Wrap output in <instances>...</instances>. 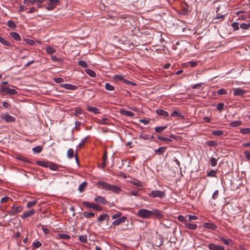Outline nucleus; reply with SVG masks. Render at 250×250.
<instances>
[{
	"label": "nucleus",
	"mask_w": 250,
	"mask_h": 250,
	"mask_svg": "<svg viewBox=\"0 0 250 250\" xmlns=\"http://www.w3.org/2000/svg\"><path fill=\"white\" fill-rule=\"evenodd\" d=\"M149 197L152 198L158 197L160 199L164 198L166 196L165 191L159 190H152L150 193H148Z\"/></svg>",
	"instance_id": "obj_5"
},
{
	"label": "nucleus",
	"mask_w": 250,
	"mask_h": 250,
	"mask_svg": "<svg viewBox=\"0 0 250 250\" xmlns=\"http://www.w3.org/2000/svg\"><path fill=\"white\" fill-rule=\"evenodd\" d=\"M119 112L122 115L130 117H133L135 115L134 113L132 111H127L124 109H120Z\"/></svg>",
	"instance_id": "obj_10"
},
{
	"label": "nucleus",
	"mask_w": 250,
	"mask_h": 250,
	"mask_svg": "<svg viewBox=\"0 0 250 250\" xmlns=\"http://www.w3.org/2000/svg\"><path fill=\"white\" fill-rule=\"evenodd\" d=\"M17 159L21 161H22L25 163H30V162L27 159V158L22 156H19L17 157Z\"/></svg>",
	"instance_id": "obj_45"
},
{
	"label": "nucleus",
	"mask_w": 250,
	"mask_h": 250,
	"mask_svg": "<svg viewBox=\"0 0 250 250\" xmlns=\"http://www.w3.org/2000/svg\"><path fill=\"white\" fill-rule=\"evenodd\" d=\"M108 217V215L107 214H103L102 215H101L98 218V221L99 222H103L104 221V220H105V219H107V218Z\"/></svg>",
	"instance_id": "obj_34"
},
{
	"label": "nucleus",
	"mask_w": 250,
	"mask_h": 250,
	"mask_svg": "<svg viewBox=\"0 0 250 250\" xmlns=\"http://www.w3.org/2000/svg\"><path fill=\"white\" fill-rule=\"evenodd\" d=\"M239 132L241 134L246 135L250 133V127L243 128L240 129Z\"/></svg>",
	"instance_id": "obj_30"
},
{
	"label": "nucleus",
	"mask_w": 250,
	"mask_h": 250,
	"mask_svg": "<svg viewBox=\"0 0 250 250\" xmlns=\"http://www.w3.org/2000/svg\"><path fill=\"white\" fill-rule=\"evenodd\" d=\"M137 216L144 219L149 218L153 215V212L146 209H139L136 213Z\"/></svg>",
	"instance_id": "obj_3"
},
{
	"label": "nucleus",
	"mask_w": 250,
	"mask_h": 250,
	"mask_svg": "<svg viewBox=\"0 0 250 250\" xmlns=\"http://www.w3.org/2000/svg\"><path fill=\"white\" fill-rule=\"evenodd\" d=\"M42 147L40 146H37L32 148V150L34 153H39L42 152Z\"/></svg>",
	"instance_id": "obj_39"
},
{
	"label": "nucleus",
	"mask_w": 250,
	"mask_h": 250,
	"mask_svg": "<svg viewBox=\"0 0 250 250\" xmlns=\"http://www.w3.org/2000/svg\"><path fill=\"white\" fill-rule=\"evenodd\" d=\"M126 218L125 216H122L120 217L118 219H116L112 222V225L114 226H118L121 223H124L125 222Z\"/></svg>",
	"instance_id": "obj_14"
},
{
	"label": "nucleus",
	"mask_w": 250,
	"mask_h": 250,
	"mask_svg": "<svg viewBox=\"0 0 250 250\" xmlns=\"http://www.w3.org/2000/svg\"><path fill=\"white\" fill-rule=\"evenodd\" d=\"M203 227L213 230H215L217 228L216 225L213 223H205L203 224Z\"/></svg>",
	"instance_id": "obj_20"
},
{
	"label": "nucleus",
	"mask_w": 250,
	"mask_h": 250,
	"mask_svg": "<svg viewBox=\"0 0 250 250\" xmlns=\"http://www.w3.org/2000/svg\"><path fill=\"white\" fill-rule=\"evenodd\" d=\"M87 185V182H83L79 187L78 190L80 192H82L83 191L84 188Z\"/></svg>",
	"instance_id": "obj_37"
},
{
	"label": "nucleus",
	"mask_w": 250,
	"mask_h": 250,
	"mask_svg": "<svg viewBox=\"0 0 250 250\" xmlns=\"http://www.w3.org/2000/svg\"><path fill=\"white\" fill-rule=\"evenodd\" d=\"M167 150L166 147H160L158 149L154 150L155 153L157 154H163Z\"/></svg>",
	"instance_id": "obj_27"
},
{
	"label": "nucleus",
	"mask_w": 250,
	"mask_h": 250,
	"mask_svg": "<svg viewBox=\"0 0 250 250\" xmlns=\"http://www.w3.org/2000/svg\"><path fill=\"white\" fill-rule=\"evenodd\" d=\"M131 183L134 185V186H137V187H142V182L141 181H137L136 182H131Z\"/></svg>",
	"instance_id": "obj_61"
},
{
	"label": "nucleus",
	"mask_w": 250,
	"mask_h": 250,
	"mask_svg": "<svg viewBox=\"0 0 250 250\" xmlns=\"http://www.w3.org/2000/svg\"><path fill=\"white\" fill-rule=\"evenodd\" d=\"M105 88L108 91H113L114 90V87L108 83H105Z\"/></svg>",
	"instance_id": "obj_38"
},
{
	"label": "nucleus",
	"mask_w": 250,
	"mask_h": 250,
	"mask_svg": "<svg viewBox=\"0 0 250 250\" xmlns=\"http://www.w3.org/2000/svg\"><path fill=\"white\" fill-rule=\"evenodd\" d=\"M177 219H178L179 221H180L181 223H184V225L186 224V222H187V221H188L186 219V218L184 216H183L182 215H179L178 216Z\"/></svg>",
	"instance_id": "obj_40"
},
{
	"label": "nucleus",
	"mask_w": 250,
	"mask_h": 250,
	"mask_svg": "<svg viewBox=\"0 0 250 250\" xmlns=\"http://www.w3.org/2000/svg\"><path fill=\"white\" fill-rule=\"evenodd\" d=\"M210 163L211 167H215L217 164V160L215 158H211Z\"/></svg>",
	"instance_id": "obj_55"
},
{
	"label": "nucleus",
	"mask_w": 250,
	"mask_h": 250,
	"mask_svg": "<svg viewBox=\"0 0 250 250\" xmlns=\"http://www.w3.org/2000/svg\"><path fill=\"white\" fill-rule=\"evenodd\" d=\"M78 64L79 65H80L81 66H82L83 68H86L88 67V65H87V63L85 61H83V60H81V61H79Z\"/></svg>",
	"instance_id": "obj_49"
},
{
	"label": "nucleus",
	"mask_w": 250,
	"mask_h": 250,
	"mask_svg": "<svg viewBox=\"0 0 250 250\" xmlns=\"http://www.w3.org/2000/svg\"><path fill=\"white\" fill-rule=\"evenodd\" d=\"M88 137H86L85 138H84L83 139L81 142H80V143L79 144V146L81 148L82 147H83L84 144H85L87 139H88Z\"/></svg>",
	"instance_id": "obj_58"
},
{
	"label": "nucleus",
	"mask_w": 250,
	"mask_h": 250,
	"mask_svg": "<svg viewBox=\"0 0 250 250\" xmlns=\"http://www.w3.org/2000/svg\"><path fill=\"white\" fill-rule=\"evenodd\" d=\"M23 41H24V42L29 44V45H34L35 43V42L34 41V40H31V39H23Z\"/></svg>",
	"instance_id": "obj_41"
},
{
	"label": "nucleus",
	"mask_w": 250,
	"mask_h": 250,
	"mask_svg": "<svg viewBox=\"0 0 250 250\" xmlns=\"http://www.w3.org/2000/svg\"><path fill=\"white\" fill-rule=\"evenodd\" d=\"M51 59L54 62H61L62 61V59L61 58H58L56 56L52 55Z\"/></svg>",
	"instance_id": "obj_50"
},
{
	"label": "nucleus",
	"mask_w": 250,
	"mask_h": 250,
	"mask_svg": "<svg viewBox=\"0 0 250 250\" xmlns=\"http://www.w3.org/2000/svg\"><path fill=\"white\" fill-rule=\"evenodd\" d=\"M85 72L89 76L94 78L96 76V73L92 70L87 69L85 70Z\"/></svg>",
	"instance_id": "obj_32"
},
{
	"label": "nucleus",
	"mask_w": 250,
	"mask_h": 250,
	"mask_svg": "<svg viewBox=\"0 0 250 250\" xmlns=\"http://www.w3.org/2000/svg\"><path fill=\"white\" fill-rule=\"evenodd\" d=\"M220 240L225 245H229L232 244V240L230 239H226L223 237H221Z\"/></svg>",
	"instance_id": "obj_24"
},
{
	"label": "nucleus",
	"mask_w": 250,
	"mask_h": 250,
	"mask_svg": "<svg viewBox=\"0 0 250 250\" xmlns=\"http://www.w3.org/2000/svg\"><path fill=\"white\" fill-rule=\"evenodd\" d=\"M224 132L220 130H213L212 131V134L214 136H220L224 134Z\"/></svg>",
	"instance_id": "obj_33"
},
{
	"label": "nucleus",
	"mask_w": 250,
	"mask_h": 250,
	"mask_svg": "<svg viewBox=\"0 0 250 250\" xmlns=\"http://www.w3.org/2000/svg\"><path fill=\"white\" fill-rule=\"evenodd\" d=\"M242 124L241 121H235L231 122L229 124V125L230 127H238Z\"/></svg>",
	"instance_id": "obj_23"
},
{
	"label": "nucleus",
	"mask_w": 250,
	"mask_h": 250,
	"mask_svg": "<svg viewBox=\"0 0 250 250\" xmlns=\"http://www.w3.org/2000/svg\"><path fill=\"white\" fill-rule=\"evenodd\" d=\"M157 138L159 140L165 142L167 144H169L170 142H172V140L171 139L167 137L158 136Z\"/></svg>",
	"instance_id": "obj_29"
},
{
	"label": "nucleus",
	"mask_w": 250,
	"mask_h": 250,
	"mask_svg": "<svg viewBox=\"0 0 250 250\" xmlns=\"http://www.w3.org/2000/svg\"><path fill=\"white\" fill-rule=\"evenodd\" d=\"M217 93L220 95H223L227 94L228 92L227 90L221 88L217 91Z\"/></svg>",
	"instance_id": "obj_47"
},
{
	"label": "nucleus",
	"mask_w": 250,
	"mask_h": 250,
	"mask_svg": "<svg viewBox=\"0 0 250 250\" xmlns=\"http://www.w3.org/2000/svg\"><path fill=\"white\" fill-rule=\"evenodd\" d=\"M1 118L5 121L6 122H14L15 121V118L9 115L8 114H3L1 115Z\"/></svg>",
	"instance_id": "obj_9"
},
{
	"label": "nucleus",
	"mask_w": 250,
	"mask_h": 250,
	"mask_svg": "<svg viewBox=\"0 0 250 250\" xmlns=\"http://www.w3.org/2000/svg\"><path fill=\"white\" fill-rule=\"evenodd\" d=\"M83 217L88 218L94 217L95 214L94 213L92 212H88L84 211L83 213Z\"/></svg>",
	"instance_id": "obj_31"
},
{
	"label": "nucleus",
	"mask_w": 250,
	"mask_h": 250,
	"mask_svg": "<svg viewBox=\"0 0 250 250\" xmlns=\"http://www.w3.org/2000/svg\"><path fill=\"white\" fill-rule=\"evenodd\" d=\"M231 26L232 27L234 30H238L239 29V23L237 22H234L231 24Z\"/></svg>",
	"instance_id": "obj_54"
},
{
	"label": "nucleus",
	"mask_w": 250,
	"mask_h": 250,
	"mask_svg": "<svg viewBox=\"0 0 250 250\" xmlns=\"http://www.w3.org/2000/svg\"><path fill=\"white\" fill-rule=\"evenodd\" d=\"M53 80L54 81V82L55 83H61L64 81V79L62 78H60V77L54 78Z\"/></svg>",
	"instance_id": "obj_52"
},
{
	"label": "nucleus",
	"mask_w": 250,
	"mask_h": 250,
	"mask_svg": "<svg viewBox=\"0 0 250 250\" xmlns=\"http://www.w3.org/2000/svg\"><path fill=\"white\" fill-rule=\"evenodd\" d=\"M99 188L103 189L112 191L115 193H119L121 191V188L115 185L108 184L103 181H98L96 183Z\"/></svg>",
	"instance_id": "obj_1"
},
{
	"label": "nucleus",
	"mask_w": 250,
	"mask_h": 250,
	"mask_svg": "<svg viewBox=\"0 0 250 250\" xmlns=\"http://www.w3.org/2000/svg\"><path fill=\"white\" fill-rule=\"evenodd\" d=\"M0 42L4 45L7 46H10V42L1 36H0Z\"/></svg>",
	"instance_id": "obj_35"
},
{
	"label": "nucleus",
	"mask_w": 250,
	"mask_h": 250,
	"mask_svg": "<svg viewBox=\"0 0 250 250\" xmlns=\"http://www.w3.org/2000/svg\"><path fill=\"white\" fill-rule=\"evenodd\" d=\"M79 240L83 243H86L87 242V236L86 235H83L79 236Z\"/></svg>",
	"instance_id": "obj_48"
},
{
	"label": "nucleus",
	"mask_w": 250,
	"mask_h": 250,
	"mask_svg": "<svg viewBox=\"0 0 250 250\" xmlns=\"http://www.w3.org/2000/svg\"><path fill=\"white\" fill-rule=\"evenodd\" d=\"M60 86L68 90H76L78 88L76 85L68 83L62 84L60 85Z\"/></svg>",
	"instance_id": "obj_11"
},
{
	"label": "nucleus",
	"mask_w": 250,
	"mask_h": 250,
	"mask_svg": "<svg viewBox=\"0 0 250 250\" xmlns=\"http://www.w3.org/2000/svg\"><path fill=\"white\" fill-rule=\"evenodd\" d=\"M139 137L143 140H149V136L147 134H142L139 135Z\"/></svg>",
	"instance_id": "obj_59"
},
{
	"label": "nucleus",
	"mask_w": 250,
	"mask_h": 250,
	"mask_svg": "<svg viewBox=\"0 0 250 250\" xmlns=\"http://www.w3.org/2000/svg\"><path fill=\"white\" fill-rule=\"evenodd\" d=\"M244 154L246 157V158L250 161V152L248 151H245L244 152Z\"/></svg>",
	"instance_id": "obj_64"
},
{
	"label": "nucleus",
	"mask_w": 250,
	"mask_h": 250,
	"mask_svg": "<svg viewBox=\"0 0 250 250\" xmlns=\"http://www.w3.org/2000/svg\"><path fill=\"white\" fill-rule=\"evenodd\" d=\"M188 220H187L188 222L191 220H197L198 219V217L196 215H188Z\"/></svg>",
	"instance_id": "obj_53"
},
{
	"label": "nucleus",
	"mask_w": 250,
	"mask_h": 250,
	"mask_svg": "<svg viewBox=\"0 0 250 250\" xmlns=\"http://www.w3.org/2000/svg\"><path fill=\"white\" fill-rule=\"evenodd\" d=\"M0 92L1 93L5 92L7 94L12 95H16L18 93L15 89L8 87H1L0 88Z\"/></svg>",
	"instance_id": "obj_7"
},
{
	"label": "nucleus",
	"mask_w": 250,
	"mask_h": 250,
	"mask_svg": "<svg viewBox=\"0 0 250 250\" xmlns=\"http://www.w3.org/2000/svg\"><path fill=\"white\" fill-rule=\"evenodd\" d=\"M36 164L41 167H48L52 170H57L59 167L58 165L50 161H38L36 162Z\"/></svg>",
	"instance_id": "obj_2"
},
{
	"label": "nucleus",
	"mask_w": 250,
	"mask_h": 250,
	"mask_svg": "<svg viewBox=\"0 0 250 250\" xmlns=\"http://www.w3.org/2000/svg\"><path fill=\"white\" fill-rule=\"evenodd\" d=\"M56 5V4H52L50 3V4H49L46 7V8L48 10H52L55 8Z\"/></svg>",
	"instance_id": "obj_63"
},
{
	"label": "nucleus",
	"mask_w": 250,
	"mask_h": 250,
	"mask_svg": "<svg viewBox=\"0 0 250 250\" xmlns=\"http://www.w3.org/2000/svg\"><path fill=\"white\" fill-rule=\"evenodd\" d=\"M35 213V211L34 209H32L30 210H28L24 212L23 214L21 216V217L22 219L26 218L31 216H32Z\"/></svg>",
	"instance_id": "obj_13"
},
{
	"label": "nucleus",
	"mask_w": 250,
	"mask_h": 250,
	"mask_svg": "<svg viewBox=\"0 0 250 250\" xmlns=\"http://www.w3.org/2000/svg\"><path fill=\"white\" fill-rule=\"evenodd\" d=\"M107 121H108L107 119L102 118L99 120V123L101 124L107 125L109 124V123L107 122Z\"/></svg>",
	"instance_id": "obj_57"
},
{
	"label": "nucleus",
	"mask_w": 250,
	"mask_h": 250,
	"mask_svg": "<svg viewBox=\"0 0 250 250\" xmlns=\"http://www.w3.org/2000/svg\"><path fill=\"white\" fill-rule=\"evenodd\" d=\"M167 128V126H157L155 128V131L158 133H161Z\"/></svg>",
	"instance_id": "obj_36"
},
{
	"label": "nucleus",
	"mask_w": 250,
	"mask_h": 250,
	"mask_svg": "<svg viewBox=\"0 0 250 250\" xmlns=\"http://www.w3.org/2000/svg\"><path fill=\"white\" fill-rule=\"evenodd\" d=\"M94 201L98 203H101L104 205L106 204L108 202L106 200L104 197L98 196L95 198Z\"/></svg>",
	"instance_id": "obj_12"
},
{
	"label": "nucleus",
	"mask_w": 250,
	"mask_h": 250,
	"mask_svg": "<svg viewBox=\"0 0 250 250\" xmlns=\"http://www.w3.org/2000/svg\"><path fill=\"white\" fill-rule=\"evenodd\" d=\"M10 36L17 41H21V38L20 35L17 32H11L10 33Z\"/></svg>",
	"instance_id": "obj_22"
},
{
	"label": "nucleus",
	"mask_w": 250,
	"mask_h": 250,
	"mask_svg": "<svg viewBox=\"0 0 250 250\" xmlns=\"http://www.w3.org/2000/svg\"><path fill=\"white\" fill-rule=\"evenodd\" d=\"M7 26L12 29H15L16 27V23L12 21H8Z\"/></svg>",
	"instance_id": "obj_42"
},
{
	"label": "nucleus",
	"mask_w": 250,
	"mask_h": 250,
	"mask_svg": "<svg viewBox=\"0 0 250 250\" xmlns=\"http://www.w3.org/2000/svg\"><path fill=\"white\" fill-rule=\"evenodd\" d=\"M87 110L89 112H93L94 114H99L100 113L99 109L96 107H92L89 105H87L86 106Z\"/></svg>",
	"instance_id": "obj_18"
},
{
	"label": "nucleus",
	"mask_w": 250,
	"mask_h": 250,
	"mask_svg": "<svg viewBox=\"0 0 250 250\" xmlns=\"http://www.w3.org/2000/svg\"><path fill=\"white\" fill-rule=\"evenodd\" d=\"M170 116L171 117H180L181 119H184V116L182 115L180 112H179L177 110H174L172 113L171 114Z\"/></svg>",
	"instance_id": "obj_28"
},
{
	"label": "nucleus",
	"mask_w": 250,
	"mask_h": 250,
	"mask_svg": "<svg viewBox=\"0 0 250 250\" xmlns=\"http://www.w3.org/2000/svg\"><path fill=\"white\" fill-rule=\"evenodd\" d=\"M185 227L186 229H190V230H195L196 229L197 226L195 224H192L189 223L188 221L186 222L185 224Z\"/></svg>",
	"instance_id": "obj_16"
},
{
	"label": "nucleus",
	"mask_w": 250,
	"mask_h": 250,
	"mask_svg": "<svg viewBox=\"0 0 250 250\" xmlns=\"http://www.w3.org/2000/svg\"><path fill=\"white\" fill-rule=\"evenodd\" d=\"M46 52L49 54H52L56 52V50L51 47H47L46 48Z\"/></svg>",
	"instance_id": "obj_43"
},
{
	"label": "nucleus",
	"mask_w": 250,
	"mask_h": 250,
	"mask_svg": "<svg viewBox=\"0 0 250 250\" xmlns=\"http://www.w3.org/2000/svg\"><path fill=\"white\" fill-rule=\"evenodd\" d=\"M225 15H221L219 13H217L216 16L213 18L214 20H216L215 23L218 22L219 21H223L224 20Z\"/></svg>",
	"instance_id": "obj_21"
},
{
	"label": "nucleus",
	"mask_w": 250,
	"mask_h": 250,
	"mask_svg": "<svg viewBox=\"0 0 250 250\" xmlns=\"http://www.w3.org/2000/svg\"><path fill=\"white\" fill-rule=\"evenodd\" d=\"M208 248L210 250H225V248L219 245H215L213 243H210L208 245Z\"/></svg>",
	"instance_id": "obj_8"
},
{
	"label": "nucleus",
	"mask_w": 250,
	"mask_h": 250,
	"mask_svg": "<svg viewBox=\"0 0 250 250\" xmlns=\"http://www.w3.org/2000/svg\"><path fill=\"white\" fill-rule=\"evenodd\" d=\"M156 113L160 115V116H163L164 117H167L168 116V113L165 111V110H164L163 109H157L156 110Z\"/></svg>",
	"instance_id": "obj_17"
},
{
	"label": "nucleus",
	"mask_w": 250,
	"mask_h": 250,
	"mask_svg": "<svg viewBox=\"0 0 250 250\" xmlns=\"http://www.w3.org/2000/svg\"><path fill=\"white\" fill-rule=\"evenodd\" d=\"M233 91V94L235 96H243L245 93V90L240 88H234Z\"/></svg>",
	"instance_id": "obj_15"
},
{
	"label": "nucleus",
	"mask_w": 250,
	"mask_h": 250,
	"mask_svg": "<svg viewBox=\"0 0 250 250\" xmlns=\"http://www.w3.org/2000/svg\"><path fill=\"white\" fill-rule=\"evenodd\" d=\"M82 204L83 206L85 208H93L97 211H102L103 209V207L101 206L94 203H89L87 201H83Z\"/></svg>",
	"instance_id": "obj_4"
},
{
	"label": "nucleus",
	"mask_w": 250,
	"mask_h": 250,
	"mask_svg": "<svg viewBox=\"0 0 250 250\" xmlns=\"http://www.w3.org/2000/svg\"><path fill=\"white\" fill-rule=\"evenodd\" d=\"M107 152L105 150L104 152L103 156L102 158V168H104L106 165V159H107Z\"/></svg>",
	"instance_id": "obj_25"
},
{
	"label": "nucleus",
	"mask_w": 250,
	"mask_h": 250,
	"mask_svg": "<svg viewBox=\"0 0 250 250\" xmlns=\"http://www.w3.org/2000/svg\"><path fill=\"white\" fill-rule=\"evenodd\" d=\"M152 212H153V215L159 219L163 217V215L161 213V211L158 209H153Z\"/></svg>",
	"instance_id": "obj_26"
},
{
	"label": "nucleus",
	"mask_w": 250,
	"mask_h": 250,
	"mask_svg": "<svg viewBox=\"0 0 250 250\" xmlns=\"http://www.w3.org/2000/svg\"><path fill=\"white\" fill-rule=\"evenodd\" d=\"M224 104L222 103H219L217 105V109L219 111H221L223 109L224 107Z\"/></svg>",
	"instance_id": "obj_62"
},
{
	"label": "nucleus",
	"mask_w": 250,
	"mask_h": 250,
	"mask_svg": "<svg viewBox=\"0 0 250 250\" xmlns=\"http://www.w3.org/2000/svg\"><path fill=\"white\" fill-rule=\"evenodd\" d=\"M42 246V243L40 241H36L33 243V247L35 249H37Z\"/></svg>",
	"instance_id": "obj_56"
},
{
	"label": "nucleus",
	"mask_w": 250,
	"mask_h": 250,
	"mask_svg": "<svg viewBox=\"0 0 250 250\" xmlns=\"http://www.w3.org/2000/svg\"><path fill=\"white\" fill-rule=\"evenodd\" d=\"M216 171L214 170H211L209 172L207 173V176L208 177H215Z\"/></svg>",
	"instance_id": "obj_51"
},
{
	"label": "nucleus",
	"mask_w": 250,
	"mask_h": 250,
	"mask_svg": "<svg viewBox=\"0 0 250 250\" xmlns=\"http://www.w3.org/2000/svg\"><path fill=\"white\" fill-rule=\"evenodd\" d=\"M37 203V201L36 200L28 202L26 204V207L27 208H30L35 206V205H36Z\"/></svg>",
	"instance_id": "obj_44"
},
{
	"label": "nucleus",
	"mask_w": 250,
	"mask_h": 250,
	"mask_svg": "<svg viewBox=\"0 0 250 250\" xmlns=\"http://www.w3.org/2000/svg\"><path fill=\"white\" fill-rule=\"evenodd\" d=\"M56 238L58 239L68 240L70 238V236L65 233H58Z\"/></svg>",
	"instance_id": "obj_19"
},
{
	"label": "nucleus",
	"mask_w": 250,
	"mask_h": 250,
	"mask_svg": "<svg viewBox=\"0 0 250 250\" xmlns=\"http://www.w3.org/2000/svg\"><path fill=\"white\" fill-rule=\"evenodd\" d=\"M218 194H219V191L218 190H216L215 191H214L212 195V199L215 200L216 199H217V198L218 196Z\"/></svg>",
	"instance_id": "obj_60"
},
{
	"label": "nucleus",
	"mask_w": 250,
	"mask_h": 250,
	"mask_svg": "<svg viewBox=\"0 0 250 250\" xmlns=\"http://www.w3.org/2000/svg\"><path fill=\"white\" fill-rule=\"evenodd\" d=\"M67 156L69 158H72L74 156V150L72 148H69L67 152Z\"/></svg>",
	"instance_id": "obj_46"
},
{
	"label": "nucleus",
	"mask_w": 250,
	"mask_h": 250,
	"mask_svg": "<svg viewBox=\"0 0 250 250\" xmlns=\"http://www.w3.org/2000/svg\"><path fill=\"white\" fill-rule=\"evenodd\" d=\"M23 207L21 206L15 207L13 206L10 210L7 211V213L10 215H15L18 213L22 211Z\"/></svg>",
	"instance_id": "obj_6"
}]
</instances>
